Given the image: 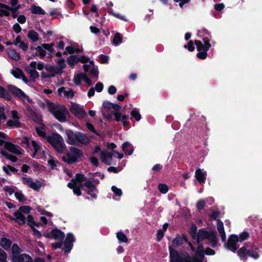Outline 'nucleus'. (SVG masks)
<instances>
[{
    "instance_id": "obj_1",
    "label": "nucleus",
    "mask_w": 262,
    "mask_h": 262,
    "mask_svg": "<svg viewBox=\"0 0 262 262\" xmlns=\"http://www.w3.org/2000/svg\"><path fill=\"white\" fill-rule=\"evenodd\" d=\"M239 242L237 239V235L231 234L229 236L227 243H225V247L229 250L235 253L236 252L240 259L244 262H246L248 257L254 259L259 258L260 255L258 253V248L254 244L246 243L244 246L238 250V246L237 243Z\"/></svg>"
},
{
    "instance_id": "obj_2",
    "label": "nucleus",
    "mask_w": 262,
    "mask_h": 262,
    "mask_svg": "<svg viewBox=\"0 0 262 262\" xmlns=\"http://www.w3.org/2000/svg\"><path fill=\"white\" fill-rule=\"evenodd\" d=\"M67 136L66 142L69 145H73L78 147L88 145L91 142L89 137L82 132H74L71 129L65 130Z\"/></svg>"
},
{
    "instance_id": "obj_3",
    "label": "nucleus",
    "mask_w": 262,
    "mask_h": 262,
    "mask_svg": "<svg viewBox=\"0 0 262 262\" xmlns=\"http://www.w3.org/2000/svg\"><path fill=\"white\" fill-rule=\"evenodd\" d=\"M169 251L170 262H202L196 255L191 256L187 252H181L168 247Z\"/></svg>"
},
{
    "instance_id": "obj_4",
    "label": "nucleus",
    "mask_w": 262,
    "mask_h": 262,
    "mask_svg": "<svg viewBox=\"0 0 262 262\" xmlns=\"http://www.w3.org/2000/svg\"><path fill=\"white\" fill-rule=\"evenodd\" d=\"M47 107L49 112L53 114L55 119L60 122H64L67 120V116H69V112L64 105L55 104L48 101Z\"/></svg>"
},
{
    "instance_id": "obj_5",
    "label": "nucleus",
    "mask_w": 262,
    "mask_h": 262,
    "mask_svg": "<svg viewBox=\"0 0 262 262\" xmlns=\"http://www.w3.org/2000/svg\"><path fill=\"white\" fill-rule=\"evenodd\" d=\"M195 239L198 244L204 239H208L213 247L217 246V238L214 231L212 230L208 231L205 228L199 229Z\"/></svg>"
},
{
    "instance_id": "obj_6",
    "label": "nucleus",
    "mask_w": 262,
    "mask_h": 262,
    "mask_svg": "<svg viewBox=\"0 0 262 262\" xmlns=\"http://www.w3.org/2000/svg\"><path fill=\"white\" fill-rule=\"evenodd\" d=\"M83 157L82 151L75 147H70V152L62 157L63 161L68 164L79 162V159Z\"/></svg>"
},
{
    "instance_id": "obj_7",
    "label": "nucleus",
    "mask_w": 262,
    "mask_h": 262,
    "mask_svg": "<svg viewBox=\"0 0 262 262\" xmlns=\"http://www.w3.org/2000/svg\"><path fill=\"white\" fill-rule=\"evenodd\" d=\"M47 141L58 152L62 153L63 152L66 146L60 135L58 133L53 134L52 136L48 137Z\"/></svg>"
},
{
    "instance_id": "obj_8",
    "label": "nucleus",
    "mask_w": 262,
    "mask_h": 262,
    "mask_svg": "<svg viewBox=\"0 0 262 262\" xmlns=\"http://www.w3.org/2000/svg\"><path fill=\"white\" fill-rule=\"evenodd\" d=\"M113 116L115 117V121L117 122L121 121L124 127H128L129 125L130 122L128 117L126 115H122L120 112H112L106 115L105 119L107 120H110Z\"/></svg>"
},
{
    "instance_id": "obj_9",
    "label": "nucleus",
    "mask_w": 262,
    "mask_h": 262,
    "mask_svg": "<svg viewBox=\"0 0 262 262\" xmlns=\"http://www.w3.org/2000/svg\"><path fill=\"white\" fill-rule=\"evenodd\" d=\"M25 115L32 121L38 124L41 125L42 128L45 127L44 124L42 123V119L41 116L37 114L34 110H33L30 106H28L25 112Z\"/></svg>"
},
{
    "instance_id": "obj_10",
    "label": "nucleus",
    "mask_w": 262,
    "mask_h": 262,
    "mask_svg": "<svg viewBox=\"0 0 262 262\" xmlns=\"http://www.w3.org/2000/svg\"><path fill=\"white\" fill-rule=\"evenodd\" d=\"M8 89L9 91L14 96L17 97L23 101L26 100L28 102H31V100L21 89L18 88L13 85H8Z\"/></svg>"
},
{
    "instance_id": "obj_11",
    "label": "nucleus",
    "mask_w": 262,
    "mask_h": 262,
    "mask_svg": "<svg viewBox=\"0 0 262 262\" xmlns=\"http://www.w3.org/2000/svg\"><path fill=\"white\" fill-rule=\"evenodd\" d=\"M21 181L24 184L27 185L29 188L36 191H39L42 187V184L40 181L37 180L35 182H34L30 177H22Z\"/></svg>"
},
{
    "instance_id": "obj_12",
    "label": "nucleus",
    "mask_w": 262,
    "mask_h": 262,
    "mask_svg": "<svg viewBox=\"0 0 262 262\" xmlns=\"http://www.w3.org/2000/svg\"><path fill=\"white\" fill-rule=\"evenodd\" d=\"M75 241V238L71 233H69L67 235V237L64 242V247L62 249V251L64 253H69L73 247V242Z\"/></svg>"
},
{
    "instance_id": "obj_13",
    "label": "nucleus",
    "mask_w": 262,
    "mask_h": 262,
    "mask_svg": "<svg viewBox=\"0 0 262 262\" xmlns=\"http://www.w3.org/2000/svg\"><path fill=\"white\" fill-rule=\"evenodd\" d=\"M70 111L78 119H83L86 115L84 110L77 104H72L70 108Z\"/></svg>"
},
{
    "instance_id": "obj_14",
    "label": "nucleus",
    "mask_w": 262,
    "mask_h": 262,
    "mask_svg": "<svg viewBox=\"0 0 262 262\" xmlns=\"http://www.w3.org/2000/svg\"><path fill=\"white\" fill-rule=\"evenodd\" d=\"M83 185L88 188L87 193L93 198L96 199L97 195L94 193V191L97 190L96 186L90 180L86 181Z\"/></svg>"
},
{
    "instance_id": "obj_15",
    "label": "nucleus",
    "mask_w": 262,
    "mask_h": 262,
    "mask_svg": "<svg viewBox=\"0 0 262 262\" xmlns=\"http://www.w3.org/2000/svg\"><path fill=\"white\" fill-rule=\"evenodd\" d=\"M4 147L9 151L12 152L14 154L17 155H22L21 152L20 151L19 149H18V148H20V147L17 146L16 145L10 142H6L4 145Z\"/></svg>"
},
{
    "instance_id": "obj_16",
    "label": "nucleus",
    "mask_w": 262,
    "mask_h": 262,
    "mask_svg": "<svg viewBox=\"0 0 262 262\" xmlns=\"http://www.w3.org/2000/svg\"><path fill=\"white\" fill-rule=\"evenodd\" d=\"M13 215L16 216L15 218L11 215H9L8 217L10 220L17 222L20 226H22L26 223V217L23 214L15 212Z\"/></svg>"
},
{
    "instance_id": "obj_17",
    "label": "nucleus",
    "mask_w": 262,
    "mask_h": 262,
    "mask_svg": "<svg viewBox=\"0 0 262 262\" xmlns=\"http://www.w3.org/2000/svg\"><path fill=\"white\" fill-rule=\"evenodd\" d=\"M13 262H32V258L26 253H23L16 257L14 256V259Z\"/></svg>"
},
{
    "instance_id": "obj_18",
    "label": "nucleus",
    "mask_w": 262,
    "mask_h": 262,
    "mask_svg": "<svg viewBox=\"0 0 262 262\" xmlns=\"http://www.w3.org/2000/svg\"><path fill=\"white\" fill-rule=\"evenodd\" d=\"M113 154L111 152H101L100 155V158L101 159L102 162L108 165H110L111 164V161L112 160Z\"/></svg>"
},
{
    "instance_id": "obj_19",
    "label": "nucleus",
    "mask_w": 262,
    "mask_h": 262,
    "mask_svg": "<svg viewBox=\"0 0 262 262\" xmlns=\"http://www.w3.org/2000/svg\"><path fill=\"white\" fill-rule=\"evenodd\" d=\"M51 234L52 235V237L55 240L63 239L65 236L64 233L57 228L52 229L51 230Z\"/></svg>"
},
{
    "instance_id": "obj_20",
    "label": "nucleus",
    "mask_w": 262,
    "mask_h": 262,
    "mask_svg": "<svg viewBox=\"0 0 262 262\" xmlns=\"http://www.w3.org/2000/svg\"><path fill=\"white\" fill-rule=\"evenodd\" d=\"M46 70L50 74L51 77H53L56 74H61L62 70H61L58 67L50 66L46 68Z\"/></svg>"
},
{
    "instance_id": "obj_21",
    "label": "nucleus",
    "mask_w": 262,
    "mask_h": 262,
    "mask_svg": "<svg viewBox=\"0 0 262 262\" xmlns=\"http://www.w3.org/2000/svg\"><path fill=\"white\" fill-rule=\"evenodd\" d=\"M122 149L124 153L128 155H131L134 151L132 145L127 141L123 143Z\"/></svg>"
},
{
    "instance_id": "obj_22",
    "label": "nucleus",
    "mask_w": 262,
    "mask_h": 262,
    "mask_svg": "<svg viewBox=\"0 0 262 262\" xmlns=\"http://www.w3.org/2000/svg\"><path fill=\"white\" fill-rule=\"evenodd\" d=\"M79 61V57L75 55H72L67 59V62L70 67L73 68Z\"/></svg>"
},
{
    "instance_id": "obj_23",
    "label": "nucleus",
    "mask_w": 262,
    "mask_h": 262,
    "mask_svg": "<svg viewBox=\"0 0 262 262\" xmlns=\"http://www.w3.org/2000/svg\"><path fill=\"white\" fill-rule=\"evenodd\" d=\"M195 177L200 183H204L206 180V177L204 173L202 171L200 168H198L195 172Z\"/></svg>"
},
{
    "instance_id": "obj_24",
    "label": "nucleus",
    "mask_w": 262,
    "mask_h": 262,
    "mask_svg": "<svg viewBox=\"0 0 262 262\" xmlns=\"http://www.w3.org/2000/svg\"><path fill=\"white\" fill-rule=\"evenodd\" d=\"M11 252L12 254V261H13L14 259V256L17 257L21 254L20 253L21 252V249L17 244H13L11 248Z\"/></svg>"
},
{
    "instance_id": "obj_25",
    "label": "nucleus",
    "mask_w": 262,
    "mask_h": 262,
    "mask_svg": "<svg viewBox=\"0 0 262 262\" xmlns=\"http://www.w3.org/2000/svg\"><path fill=\"white\" fill-rule=\"evenodd\" d=\"M12 245V242L10 239L6 237L1 238L0 245L6 250H9Z\"/></svg>"
},
{
    "instance_id": "obj_26",
    "label": "nucleus",
    "mask_w": 262,
    "mask_h": 262,
    "mask_svg": "<svg viewBox=\"0 0 262 262\" xmlns=\"http://www.w3.org/2000/svg\"><path fill=\"white\" fill-rule=\"evenodd\" d=\"M30 10L31 13L34 14L44 15L46 14V12L43 9L40 7L35 5H32L31 6Z\"/></svg>"
},
{
    "instance_id": "obj_27",
    "label": "nucleus",
    "mask_w": 262,
    "mask_h": 262,
    "mask_svg": "<svg viewBox=\"0 0 262 262\" xmlns=\"http://www.w3.org/2000/svg\"><path fill=\"white\" fill-rule=\"evenodd\" d=\"M9 56L13 60L18 61L20 59V54L14 49H9L8 51Z\"/></svg>"
},
{
    "instance_id": "obj_28",
    "label": "nucleus",
    "mask_w": 262,
    "mask_h": 262,
    "mask_svg": "<svg viewBox=\"0 0 262 262\" xmlns=\"http://www.w3.org/2000/svg\"><path fill=\"white\" fill-rule=\"evenodd\" d=\"M194 43L196 45L197 50L199 52H207L210 49L208 47L206 46V45H203L200 40H195L194 41Z\"/></svg>"
},
{
    "instance_id": "obj_29",
    "label": "nucleus",
    "mask_w": 262,
    "mask_h": 262,
    "mask_svg": "<svg viewBox=\"0 0 262 262\" xmlns=\"http://www.w3.org/2000/svg\"><path fill=\"white\" fill-rule=\"evenodd\" d=\"M0 154L3 156L5 157L7 159L13 162H16L18 160L16 156L9 154L8 152H7L6 151L2 149L0 151Z\"/></svg>"
},
{
    "instance_id": "obj_30",
    "label": "nucleus",
    "mask_w": 262,
    "mask_h": 262,
    "mask_svg": "<svg viewBox=\"0 0 262 262\" xmlns=\"http://www.w3.org/2000/svg\"><path fill=\"white\" fill-rule=\"evenodd\" d=\"M183 244V242L181 239V236L178 234L176 237L172 240V244L170 246L173 248V247H179ZM170 245H169V246Z\"/></svg>"
},
{
    "instance_id": "obj_31",
    "label": "nucleus",
    "mask_w": 262,
    "mask_h": 262,
    "mask_svg": "<svg viewBox=\"0 0 262 262\" xmlns=\"http://www.w3.org/2000/svg\"><path fill=\"white\" fill-rule=\"evenodd\" d=\"M0 97L8 100L11 99L9 92L2 86H0Z\"/></svg>"
},
{
    "instance_id": "obj_32",
    "label": "nucleus",
    "mask_w": 262,
    "mask_h": 262,
    "mask_svg": "<svg viewBox=\"0 0 262 262\" xmlns=\"http://www.w3.org/2000/svg\"><path fill=\"white\" fill-rule=\"evenodd\" d=\"M86 179L84 174L78 173L76 174L75 179H72L71 182L77 184L78 182L86 181Z\"/></svg>"
},
{
    "instance_id": "obj_33",
    "label": "nucleus",
    "mask_w": 262,
    "mask_h": 262,
    "mask_svg": "<svg viewBox=\"0 0 262 262\" xmlns=\"http://www.w3.org/2000/svg\"><path fill=\"white\" fill-rule=\"evenodd\" d=\"M38 34L34 30H31L29 31L27 37L33 42H36L38 40Z\"/></svg>"
},
{
    "instance_id": "obj_34",
    "label": "nucleus",
    "mask_w": 262,
    "mask_h": 262,
    "mask_svg": "<svg viewBox=\"0 0 262 262\" xmlns=\"http://www.w3.org/2000/svg\"><path fill=\"white\" fill-rule=\"evenodd\" d=\"M7 125L9 127L13 128V127H16V128H19L21 127V123L19 121V120H11L9 119L7 122Z\"/></svg>"
},
{
    "instance_id": "obj_35",
    "label": "nucleus",
    "mask_w": 262,
    "mask_h": 262,
    "mask_svg": "<svg viewBox=\"0 0 262 262\" xmlns=\"http://www.w3.org/2000/svg\"><path fill=\"white\" fill-rule=\"evenodd\" d=\"M27 72L30 74V79L31 81H35L39 76L38 72L34 69L28 70Z\"/></svg>"
},
{
    "instance_id": "obj_36",
    "label": "nucleus",
    "mask_w": 262,
    "mask_h": 262,
    "mask_svg": "<svg viewBox=\"0 0 262 262\" xmlns=\"http://www.w3.org/2000/svg\"><path fill=\"white\" fill-rule=\"evenodd\" d=\"M197 230L198 228L196 225L195 224H192L189 229V232L192 238L194 239H195L198 235Z\"/></svg>"
},
{
    "instance_id": "obj_37",
    "label": "nucleus",
    "mask_w": 262,
    "mask_h": 262,
    "mask_svg": "<svg viewBox=\"0 0 262 262\" xmlns=\"http://www.w3.org/2000/svg\"><path fill=\"white\" fill-rule=\"evenodd\" d=\"M122 35L120 33L117 32L114 35L113 43L115 45H118L122 42Z\"/></svg>"
},
{
    "instance_id": "obj_38",
    "label": "nucleus",
    "mask_w": 262,
    "mask_h": 262,
    "mask_svg": "<svg viewBox=\"0 0 262 262\" xmlns=\"http://www.w3.org/2000/svg\"><path fill=\"white\" fill-rule=\"evenodd\" d=\"M23 71L19 68H16L15 70H11V74L16 78H20L23 74Z\"/></svg>"
},
{
    "instance_id": "obj_39",
    "label": "nucleus",
    "mask_w": 262,
    "mask_h": 262,
    "mask_svg": "<svg viewBox=\"0 0 262 262\" xmlns=\"http://www.w3.org/2000/svg\"><path fill=\"white\" fill-rule=\"evenodd\" d=\"M31 210H32L31 207H30L29 206L25 205V206H20L18 210L16 212H19V213H21V214H22L23 213L28 214L30 213V211Z\"/></svg>"
},
{
    "instance_id": "obj_40",
    "label": "nucleus",
    "mask_w": 262,
    "mask_h": 262,
    "mask_svg": "<svg viewBox=\"0 0 262 262\" xmlns=\"http://www.w3.org/2000/svg\"><path fill=\"white\" fill-rule=\"evenodd\" d=\"M249 237V234L247 231H243L239 235H237V239L239 242H243Z\"/></svg>"
},
{
    "instance_id": "obj_41",
    "label": "nucleus",
    "mask_w": 262,
    "mask_h": 262,
    "mask_svg": "<svg viewBox=\"0 0 262 262\" xmlns=\"http://www.w3.org/2000/svg\"><path fill=\"white\" fill-rule=\"evenodd\" d=\"M83 73H80L74 76L73 81L76 85H80L81 84V80H83V76L80 75Z\"/></svg>"
},
{
    "instance_id": "obj_42",
    "label": "nucleus",
    "mask_w": 262,
    "mask_h": 262,
    "mask_svg": "<svg viewBox=\"0 0 262 262\" xmlns=\"http://www.w3.org/2000/svg\"><path fill=\"white\" fill-rule=\"evenodd\" d=\"M117 237L120 242L127 243L128 242L127 237L122 232H119L117 233Z\"/></svg>"
},
{
    "instance_id": "obj_43",
    "label": "nucleus",
    "mask_w": 262,
    "mask_h": 262,
    "mask_svg": "<svg viewBox=\"0 0 262 262\" xmlns=\"http://www.w3.org/2000/svg\"><path fill=\"white\" fill-rule=\"evenodd\" d=\"M130 115L133 118L138 121L140 120L141 116L139 112L136 110V108L133 109L130 112Z\"/></svg>"
},
{
    "instance_id": "obj_44",
    "label": "nucleus",
    "mask_w": 262,
    "mask_h": 262,
    "mask_svg": "<svg viewBox=\"0 0 262 262\" xmlns=\"http://www.w3.org/2000/svg\"><path fill=\"white\" fill-rule=\"evenodd\" d=\"M158 188L160 192L163 194L166 193L169 190L168 186L165 184H159Z\"/></svg>"
},
{
    "instance_id": "obj_45",
    "label": "nucleus",
    "mask_w": 262,
    "mask_h": 262,
    "mask_svg": "<svg viewBox=\"0 0 262 262\" xmlns=\"http://www.w3.org/2000/svg\"><path fill=\"white\" fill-rule=\"evenodd\" d=\"M43 49L42 46H37L35 48V50L39 53V56L41 59H43L46 55V51Z\"/></svg>"
},
{
    "instance_id": "obj_46",
    "label": "nucleus",
    "mask_w": 262,
    "mask_h": 262,
    "mask_svg": "<svg viewBox=\"0 0 262 262\" xmlns=\"http://www.w3.org/2000/svg\"><path fill=\"white\" fill-rule=\"evenodd\" d=\"M14 195L19 202H24L26 200V198L21 192H15Z\"/></svg>"
},
{
    "instance_id": "obj_47",
    "label": "nucleus",
    "mask_w": 262,
    "mask_h": 262,
    "mask_svg": "<svg viewBox=\"0 0 262 262\" xmlns=\"http://www.w3.org/2000/svg\"><path fill=\"white\" fill-rule=\"evenodd\" d=\"M198 34L200 37L211 36L210 32H209L206 29L203 28L198 31Z\"/></svg>"
},
{
    "instance_id": "obj_48",
    "label": "nucleus",
    "mask_w": 262,
    "mask_h": 262,
    "mask_svg": "<svg viewBox=\"0 0 262 262\" xmlns=\"http://www.w3.org/2000/svg\"><path fill=\"white\" fill-rule=\"evenodd\" d=\"M27 224L30 227L31 229L34 227L35 220L34 217L32 215H28L27 216Z\"/></svg>"
},
{
    "instance_id": "obj_49",
    "label": "nucleus",
    "mask_w": 262,
    "mask_h": 262,
    "mask_svg": "<svg viewBox=\"0 0 262 262\" xmlns=\"http://www.w3.org/2000/svg\"><path fill=\"white\" fill-rule=\"evenodd\" d=\"M112 191L118 196H121L122 194V191L121 189L117 188L115 186H112L111 187Z\"/></svg>"
},
{
    "instance_id": "obj_50",
    "label": "nucleus",
    "mask_w": 262,
    "mask_h": 262,
    "mask_svg": "<svg viewBox=\"0 0 262 262\" xmlns=\"http://www.w3.org/2000/svg\"><path fill=\"white\" fill-rule=\"evenodd\" d=\"M20 144L24 147H28L30 145L29 138L27 136L24 137L23 139L21 140Z\"/></svg>"
},
{
    "instance_id": "obj_51",
    "label": "nucleus",
    "mask_w": 262,
    "mask_h": 262,
    "mask_svg": "<svg viewBox=\"0 0 262 262\" xmlns=\"http://www.w3.org/2000/svg\"><path fill=\"white\" fill-rule=\"evenodd\" d=\"M217 229L219 233L225 231L224 224L220 220H217Z\"/></svg>"
},
{
    "instance_id": "obj_52",
    "label": "nucleus",
    "mask_w": 262,
    "mask_h": 262,
    "mask_svg": "<svg viewBox=\"0 0 262 262\" xmlns=\"http://www.w3.org/2000/svg\"><path fill=\"white\" fill-rule=\"evenodd\" d=\"M6 10L12 12V16L13 18H15L18 16V12L14 8L10 7L8 5Z\"/></svg>"
},
{
    "instance_id": "obj_53",
    "label": "nucleus",
    "mask_w": 262,
    "mask_h": 262,
    "mask_svg": "<svg viewBox=\"0 0 262 262\" xmlns=\"http://www.w3.org/2000/svg\"><path fill=\"white\" fill-rule=\"evenodd\" d=\"M184 48L187 49L190 52L193 51L195 49V47L192 40H190L187 45L184 46Z\"/></svg>"
},
{
    "instance_id": "obj_54",
    "label": "nucleus",
    "mask_w": 262,
    "mask_h": 262,
    "mask_svg": "<svg viewBox=\"0 0 262 262\" xmlns=\"http://www.w3.org/2000/svg\"><path fill=\"white\" fill-rule=\"evenodd\" d=\"M86 126L87 128L89 130H90L91 132L97 135H99V134L97 133V130L95 129L94 125L92 124H91L89 122H87L86 123Z\"/></svg>"
},
{
    "instance_id": "obj_55",
    "label": "nucleus",
    "mask_w": 262,
    "mask_h": 262,
    "mask_svg": "<svg viewBox=\"0 0 262 262\" xmlns=\"http://www.w3.org/2000/svg\"><path fill=\"white\" fill-rule=\"evenodd\" d=\"M57 63L58 64V68L61 70H62L63 69H64L66 67V64H65V60L64 58H62L60 59H59L57 61Z\"/></svg>"
},
{
    "instance_id": "obj_56",
    "label": "nucleus",
    "mask_w": 262,
    "mask_h": 262,
    "mask_svg": "<svg viewBox=\"0 0 262 262\" xmlns=\"http://www.w3.org/2000/svg\"><path fill=\"white\" fill-rule=\"evenodd\" d=\"M41 46L44 49L48 50V51H49L50 53H55V51L54 49V48H51L50 47V46H49V43H43L41 45Z\"/></svg>"
},
{
    "instance_id": "obj_57",
    "label": "nucleus",
    "mask_w": 262,
    "mask_h": 262,
    "mask_svg": "<svg viewBox=\"0 0 262 262\" xmlns=\"http://www.w3.org/2000/svg\"><path fill=\"white\" fill-rule=\"evenodd\" d=\"M221 212L219 211H213L212 213L210 215V219L211 221L216 220L217 217H219Z\"/></svg>"
},
{
    "instance_id": "obj_58",
    "label": "nucleus",
    "mask_w": 262,
    "mask_h": 262,
    "mask_svg": "<svg viewBox=\"0 0 262 262\" xmlns=\"http://www.w3.org/2000/svg\"><path fill=\"white\" fill-rule=\"evenodd\" d=\"M32 145L34 148L35 153H37L40 150V146L34 140L31 141Z\"/></svg>"
},
{
    "instance_id": "obj_59",
    "label": "nucleus",
    "mask_w": 262,
    "mask_h": 262,
    "mask_svg": "<svg viewBox=\"0 0 262 262\" xmlns=\"http://www.w3.org/2000/svg\"><path fill=\"white\" fill-rule=\"evenodd\" d=\"M100 62L101 63H107L108 61V56L104 54L99 56Z\"/></svg>"
},
{
    "instance_id": "obj_60",
    "label": "nucleus",
    "mask_w": 262,
    "mask_h": 262,
    "mask_svg": "<svg viewBox=\"0 0 262 262\" xmlns=\"http://www.w3.org/2000/svg\"><path fill=\"white\" fill-rule=\"evenodd\" d=\"M164 235L163 231L161 229H159L157 232V241L160 242L162 240Z\"/></svg>"
},
{
    "instance_id": "obj_61",
    "label": "nucleus",
    "mask_w": 262,
    "mask_h": 262,
    "mask_svg": "<svg viewBox=\"0 0 262 262\" xmlns=\"http://www.w3.org/2000/svg\"><path fill=\"white\" fill-rule=\"evenodd\" d=\"M33 232V235L36 236L38 238H40L42 236V234L39 230L36 229L35 227H32L31 229Z\"/></svg>"
},
{
    "instance_id": "obj_62",
    "label": "nucleus",
    "mask_w": 262,
    "mask_h": 262,
    "mask_svg": "<svg viewBox=\"0 0 262 262\" xmlns=\"http://www.w3.org/2000/svg\"><path fill=\"white\" fill-rule=\"evenodd\" d=\"M94 89L97 92H99V93L101 92L103 89V83L101 82H97L96 84L95 87Z\"/></svg>"
},
{
    "instance_id": "obj_63",
    "label": "nucleus",
    "mask_w": 262,
    "mask_h": 262,
    "mask_svg": "<svg viewBox=\"0 0 262 262\" xmlns=\"http://www.w3.org/2000/svg\"><path fill=\"white\" fill-rule=\"evenodd\" d=\"M196 56L200 59H205L207 56V53L206 51L199 52L196 54Z\"/></svg>"
},
{
    "instance_id": "obj_64",
    "label": "nucleus",
    "mask_w": 262,
    "mask_h": 262,
    "mask_svg": "<svg viewBox=\"0 0 262 262\" xmlns=\"http://www.w3.org/2000/svg\"><path fill=\"white\" fill-rule=\"evenodd\" d=\"M205 206V201L203 200H199L196 203V207L198 210L200 211Z\"/></svg>"
}]
</instances>
